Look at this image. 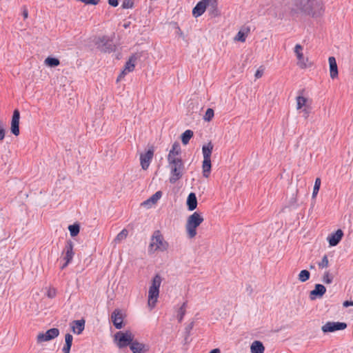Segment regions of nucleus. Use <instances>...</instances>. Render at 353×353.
<instances>
[{"label":"nucleus","mask_w":353,"mask_h":353,"mask_svg":"<svg viewBox=\"0 0 353 353\" xmlns=\"http://www.w3.org/2000/svg\"><path fill=\"white\" fill-rule=\"evenodd\" d=\"M296 10L313 18L321 17L325 6L321 0H295Z\"/></svg>","instance_id":"obj_1"},{"label":"nucleus","mask_w":353,"mask_h":353,"mask_svg":"<svg viewBox=\"0 0 353 353\" xmlns=\"http://www.w3.org/2000/svg\"><path fill=\"white\" fill-rule=\"evenodd\" d=\"M204 221L201 212H194L187 217L185 229L187 236L192 239L197 234V228L199 227Z\"/></svg>","instance_id":"obj_2"},{"label":"nucleus","mask_w":353,"mask_h":353,"mask_svg":"<svg viewBox=\"0 0 353 353\" xmlns=\"http://www.w3.org/2000/svg\"><path fill=\"white\" fill-rule=\"evenodd\" d=\"M169 248V243L164 239L160 230H155L150 239L148 251L151 253L155 252H165Z\"/></svg>","instance_id":"obj_3"},{"label":"nucleus","mask_w":353,"mask_h":353,"mask_svg":"<svg viewBox=\"0 0 353 353\" xmlns=\"http://www.w3.org/2000/svg\"><path fill=\"white\" fill-rule=\"evenodd\" d=\"M161 281L162 279L159 274L155 275L152 279L148 290V305L150 310H152L156 306L159 295V288Z\"/></svg>","instance_id":"obj_4"},{"label":"nucleus","mask_w":353,"mask_h":353,"mask_svg":"<svg viewBox=\"0 0 353 353\" xmlns=\"http://www.w3.org/2000/svg\"><path fill=\"white\" fill-rule=\"evenodd\" d=\"M133 339L134 334L130 330L117 332L114 336V342L120 349L130 346Z\"/></svg>","instance_id":"obj_5"},{"label":"nucleus","mask_w":353,"mask_h":353,"mask_svg":"<svg viewBox=\"0 0 353 353\" xmlns=\"http://www.w3.org/2000/svg\"><path fill=\"white\" fill-rule=\"evenodd\" d=\"M181 149L178 142H174L168 155V165L183 164L181 157Z\"/></svg>","instance_id":"obj_6"},{"label":"nucleus","mask_w":353,"mask_h":353,"mask_svg":"<svg viewBox=\"0 0 353 353\" xmlns=\"http://www.w3.org/2000/svg\"><path fill=\"white\" fill-rule=\"evenodd\" d=\"M303 48L300 44H296L294 48V54L297 59V65L301 69H305L312 66V63L309 62V59L305 57L303 53Z\"/></svg>","instance_id":"obj_7"},{"label":"nucleus","mask_w":353,"mask_h":353,"mask_svg":"<svg viewBox=\"0 0 353 353\" xmlns=\"http://www.w3.org/2000/svg\"><path fill=\"white\" fill-rule=\"evenodd\" d=\"M170 172L169 181L171 183H175L179 181L184 172V164L168 165Z\"/></svg>","instance_id":"obj_8"},{"label":"nucleus","mask_w":353,"mask_h":353,"mask_svg":"<svg viewBox=\"0 0 353 353\" xmlns=\"http://www.w3.org/2000/svg\"><path fill=\"white\" fill-rule=\"evenodd\" d=\"M73 249L74 244L72 241L70 240L68 241L62 252L63 259L65 261V263L61 267L62 269L65 268L72 261L74 255Z\"/></svg>","instance_id":"obj_9"},{"label":"nucleus","mask_w":353,"mask_h":353,"mask_svg":"<svg viewBox=\"0 0 353 353\" xmlns=\"http://www.w3.org/2000/svg\"><path fill=\"white\" fill-rule=\"evenodd\" d=\"M59 334V330L57 328H51L46 332H41L37 335V343L49 341L57 338Z\"/></svg>","instance_id":"obj_10"},{"label":"nucleus","mask_w":353,"mask_h":353,"mask_svg":"<svg viewBox=\"0 0 353 353\" xmlns=\"http://www.w3.org/2000/svg\"><path fill=\"white\" fill-rule=\"evenodd\" d=\"M347 327V324L343 322L328 321L321 327L324 333L333 332L338 330H343Z\"/></svg>","instance_id":"obj_11"},{"label":"nucleus","mask_w":353,"mask_h":353,"mask_svg":"<svg viewBox=\"0 0 353 353\" xmlns=\"http://www.w3.org/2000/svg\"><path fill=\"white\" fill-rule=\"evenodd\" d=\"M154 150L153 147L150 148L145 153L140 154V164L143 170H146L150 164L154 157Z\"/></svg>","instance_id":"obj_12"},{"label":"nucleus","mask_w":353,"mask_h":353,"mask_svg":"<svg viewBox=\"0 0 353 353\" xmlns=\"http://www.w3.org/2000/svg\"><path fill=\"white\" fill-rule=\"evenodd\" d=\"M136 59H137L134 56H132L128 59V61L125 63L123 70L121 71V72L117 77V82L121 81L123 78H124L127 73L132 72L134 70Z\"/></svg>","instance_id":"obj_13"},{"label":"nucleus","mask_w":353,"mask_h":353,"mask_svg":"<svg viewBox=\"0 0 353 353\" xmlns=\"http://www.w3.org/2000/svg\"><path fill=\"white\" fill-rule=\"evenodd\" d=\"M19 119H20V112L19 110L16 109L13 112L12 120H11V127L10 130L12 133L18 136L20 133L19 131Z\"/></svg>","instance_id":"obj_14"},{"label":"nucleus","mask_w":353,"mask_h":353,"mask_svg":"<svg viewBox=\"0 0 353 353\" xmlns=\"http://www.w3.org/2000/svg\"><path fill=\"white\" fill-rule=\"evenodd\" d=\"M111 321L117 329H121L123 326V316L121 311L119 309H115L111 314Z\"/></svg>","instance_id":"obj_15"},{"label":"nucleus","mask_w":353,"mask_h":353,"mask_svg":"<svg viewBox=\"0 0 353 353\" xmlns=\"http://www.w3.org/2000/svg\"><path fill=\"white\" fill-rule=\"evenodd\" d=\"M210 2V0H201L198 2L192 10V15L196 18L201 16L205 12Z\"/></svg>","instance_id":"obj_16"},{"label":"nucleus","mask_w":353,"mask_h":353,"mask_svg":"<svg viewBox=\"0 0 353 353\" xmlns=\"http://www.w3.org/2000/svg\"><path fill=\"white\" fill-rule=\"evenodd\" d=\"M296 110L303 112L306 115L308 114L309 111L307 108L310 106L309 99L302 95H299L296 97Z\"/></svg>","instance_id":"obj_17"},{"label":"nucleus","mask_w":353,"mask_h":353,"mask_svg":"<svg viewBox=\"0 0 353 353\" xmlns=\"http://www.w3.org/2000/svg\"><path fill=\"white\" fill-rule=\"evenodd\" d=\"M343 236V232L342 230L339 229L335 232L329 234L327 237V240L329 243L330 246H336L341 241Z\"/></svg>","instance_id":"obj_18"},{"label":"nucleus","mask_w":353,"mask_h":353,"mask_svg":"<svg viewBox=\"0 0 353 353\" xmlns=\"http://www.w3.org/2000/svg\"><path fill=\"white\" fill-rule=\"evenodd\" d=\"M130 348L133 353H144L148 350L147 345L134 339L130 345Z\"/></svg>","instance_id":"obj_19"},{"label":"nucleus","mask_w":353,"mask_h":353,"mask_svg":"<svg viewBox=\"0 0 353 353\" xmlns=\"http://www.w3.org/2000/svg\"><path fill=\"white\" fill-rule=\"evenodd\" d=\"M162 192L161 191H157L155 194L151 196L149 199L145 200L141 203L142 206L146 207L148 208H151L152 205H155L158 201L161 198Z\"/></svg>","instance_id":"obj_20"},{"label":"nucleus","mask_w":353,"mask_h":353,"mask_svg":"<svg viewBox=\"0 0 353 353\" xmlns=\"http://www.w3.org/2000/svg\"><path fill=\"white\" fill-rule=\"evenodd\" d=\"M330 65V75L331 79H334L338 77L339 71L336 59L334 57H330L328 59Z\"/></svg>","instance_id":"obj_21"},{"label":"nucleus","mask_w":353,"mask_h":353,"mask_svg":"<svg viewBox=\"0 0 353 353\" xmlns=\"http://www.w3.org/2000/svg\"><path fill=\"white\" fill-rule=\"evenodd\" d=\"M325 292L326 288L323 285L316 284L314 289L310 292V297L312 300H314L316 299V296H323Z\"/></svg>","instance_id":"obj_22"},{"label":"nucleus","mask_w":353,"mask_h":353,"mask_svg":"<svg viewBox=\"0 0 353 353\" xmlns=\"http://www.w3.org/2000/svg\"><path fill=\"white\" fill-rule=\"evenodd\" d=\"M71 328L74 334H81L85 328V320L81 319L72 321L71 323Z\"/></svg>","instance_id":"obj_23"},{"label":"nucleus","mask_w":353,"mask_h":353,"mask_svg":"<svg viewBox=\"0 0 353 353\" xmlns=\"http://www.w3.org/2000/svg\"><path fill=\"white\" fill-rule=\"evenodd\" d=\"M186 204L189 211H193L197 208V199L194 192L190 193L188 196Z\"/></svg>","instance_id":"obj_24"},{"label":"nucleus","mask_w":353,"mask_h":353,"mask_svg":"<svg viewBox=\"0 0 353 353\" xmlns=\"http://www.w3.org/2000/svg\"><path fill=\"white\" fill-rule=\"evenodd\" d=\"M250 32V29L249 27H245L241 28L236 35L234 37V41H240V42H245L246 40L247 37L248 36L249 33Z\"/></svg>","instance_id":"obj_25"},{"label":"nucleus","mask_w":353,"mask_h":353,"mask_svg":"<svg viewBox=\"0 0 353 353\" xmlns=\"http://www.w3.org/2000/svg\"><path fill=\"white\" fill-rule=\"evenodd\" d=\"M214 148V145L211 141L202 147V154L203 159L211 160V155Z\"/></svg>","instance_id":"obj_26"},{"label":"nucleus","mask_w":353,"mask_h":353,"mask_svg":"<svg viewBox=\"0 0 353 353\" xmlns=\"http://www.w3.org/2000/svg\"><path fill=\"white\" fill-rule=\"evenodd\" d=\"M211 160L203 159L202 162V173L205 178H208L211 173Z\"/></svg>","instance_id":"obj_27"},{"label":"nucleus","mask_w":353,"mask_h":353,"mask_svg":"<svg viewBox=\"0 0 353 353\" xmlns=\"http://www.w3.org/2000/svg\"><path fill=\"white\" fill-rule=\"evenodd\" d=\"M265 347L263 343L259 341H254L250 346L252 353H263Z\"/></svg>","instance_id":"obj_28"},{"label":"nucleus","mask_w":353,"mask_h":353,"mask_svg":"<svg viewBox=\"0 0 353 353\" xmlns=\"http://www.w3.org/2000/svg\"><path fill=\"white\" fill-rule=\"evenodd\" d=\"M73 336L70 334H66L65 336V345L62 349L63 353H70L72 344Z\"/></svg>","instance_id":"obj_29"},{"label":"nucleus","mask_w":353,"mask_h":353,"mask_svg":"<svg viewBox=\"0 0 353 353\" xmlns=\"http://www.w3.org/2000/svg\"><path fill=\"white\" fill-rule=\"evenodd\" d=\"M193 132L190 130H185L182 134H181V141L183 145H187L190 139L193 137Z\"/></svg>","instance_id":"obj_30"},{"label":"nucleus","mask_w":353,"mask_h":353,"mask_svg":"<svg viewBox=\"0 0 353 353\" xmlns=\"http://www.w3.org/2000/svg\"><path fill=\"white\" fill-rule=\"evenodd\" d=\"M44 63L46 65L50 67H56L60 64V61L58 59L50 57H47L45 59Z\"/></svg>","instance_id":"obj_31"},{"label":"nucleus","mask_w":353,"mask_h":353,"mask_svg":"<svg viewBox=\"0 0 353 353\" xmlns=\"http://www.w3.org/2000/svg\"><path fill=\"white\" fill-rule=\"evenodd\" d=\"M187 303L184 302L178 310L177 318L179 322H181L186 313Z\"/></svg>","instance_id":"obj_32"},{"label":"nucleus","mask_w":353,"mask_h":353,"mask_svg":"<svg viewBox=\"0 0 353 353\" xmlns=\"http://www.w3.org/2000/svg\"><path fill=\"white\" fill-rule=\"evenodd\" d=\"M68 230L71 236L74 237L78 235L80 231V226L79 224L74 223L68 226Z\"/></svg>","instance_id":"obj_33"},{"label":"nucleus","mask_w":353,"mask_h":353,"mask_svg":"<svg viewBox=\"0 0 353 353\" xmlns=\"http://www.w3.org/2000/svg\"><path fill=\"white\" fill-rule=\"evenodd\" d=\"M321 184V181L320 178H316L314 182V185L313 188V192H312V199H315L316 196L318 194V192L319 191L320 187Z\"/></svg>","instance_id":"obj_34"},{"label":"nucleus","mask_w":353,"mask_h":353,"mask_svg":"<svg viewBox=\"0 0 353 353\" xmlns=\"http://www.w3.org/2000/svg\"><path fill=\"white\" fill-rule=\"evenodd\" d=\"M310 273L306 270H301L299 274V280L301 282H305L310 279Z\"/></svg>","instance_id":"obj_35"},{"label":"nucleus","mask_w":353,"mask_h":353,"mask_svg":"<svg viewBox=\"0 0 353 353\" xmlns=\"http://www.w3.org/2000/svg\"><path fill=\"white\" fill-rule=\"evenodd\" d=\"M317 265L319 269L327 268L329 266V260L327 256L325 254L323 256L321 261L318 262Z\"/></svg>","instance_id":"obj_36"},{"label":"nucleus","mask_w":353,"mask_h":353,"mask_svg":"<svg viewBox=\"0 0 353 353\" xmlns=\"http://www.w3.org/2000/svg\"><path fill=\"white\" fill-rule=\"evenodd\" d=\"M128 231L126 229H123L117 234L114 241L117 243H119L125 239L128 236Z\"/></svg>","instance_id":"obj_37"},{"label":"nucleus","mask_w":353,"mask_h":353,"mask_svg":"<svg viewBox=\"0 0 353 353\" xmlns=\"http://www.w3.org/2000/svg\"><path fill=\"white\" fill-rule=\"evenodd\" d=\"M323 281L326 284H330L333 281V276L329 271H325L323 276Z\"/></svg>","instance_id":"obj_38"},{"label":"nucleus","mask_w":353,"mask_h":353,"mask_svg":"<svg viewBox=\"0 0 353 353\" xmlns=\"http://www.w3.org/2000/svg\"><path fill=\"white\" fill-rule=\"evenodd\" d=\"M214 110L212 108L207 109L205 114L203 117V119L205 121H210L214 117Z\"/></svg>","instance_id":"obj_39"},{"label":"nucleus","mask_w":353,"mask_h":353,"mask_svg":"<svg viewBox=\"0 0 353 353\" xmlns=\"http://www.w3.org/2000/svg\"><path fill=\"white\" fill-rule=\"evenodd\" d=\"M6 130L3 121L0 119V141L5 138Z\"/></svg>","instance_id":"obj_40"},{"label":"nucleus","mask_w":353,"mask_h":353,"mask_svg":"<svg viewBox=\"0 0 353 353\" xmlns=\"http://www.w3.org/2000/svg\"><path fill=\"white\" fill-rule=\"evenodd\" d=\"M77 1H81L84 3L86 5H97L100 2V0H77Z\"/></svg>","instance_id":"obj_41"},{"label":"nucleus","mask_w":353,"mask_h":353,"mask_svg":"<svg viewBox=\"0 0 353 353\" xmlns=\"http://www.w3.org/2000/svg\"><path fill=\"white\" fill-rule=\"evenodd\" d=\"M133 2L131 0H124L122 3L123 8H132L133 7Z\"/></svg>","instance_id":"obj_42"},{"label":"nucleus","mask_w":353,"mask_h":353,"mask_svg":"<svg viewBox=\"0 0 353 353\" xmlns=\"http://www.w3.org/2000/svg\"><path fill=\"white\" fill-rule=\"evenodd\" d=\"M263 74V70H257L255 72L254 77L256 79H260Z\"/></svg>","instance_id":"obj_43"},{"label":"nucleus","mask_w":353,"mask_h":353,"mask_svg":"<svg viewBox=\"0 0 353 353\" xmlns=\"http://www.w3.org/2000/svg\"><path fill=\"white\" fill-rule=\"evenodd\" d=\"M108 3L113 7H117L119 5V1L118 0H108Z\"/></svg>","instance_id":"obj_44"},{"label":"nucleus","mask_w":353,"mask_h":353,"mask_svg":"<svg viewBox=\"0 0 353 353\" xmlns=\"http://www.w3.org/2000/svg\"><path fill=\"white\" fill-rule=\"evenodd\" d=\"M343 305L345 307L353 305V301H345L343 302Z\"/></svg>","instance_id":"obj_45"},{"label":"nucleus","mask_w":353,"mask_h":353,"mask_svg":"<svg viewBox=\"0 0 353 353\" xmlns=\"http://www.w3.org/2000/svg\"><path fill=\"white\" fill-rule=\"evenodd\" d=\"M55 290H50L48 292V296L50 298H52L55 296Z\"/></svg>","instance_id":"obj_46"},{"label":"nucleus","mask_w":353,"mask_h":353,"mask_svg":"<svg viewBox=\"0 0 353 353\" xmlns=\"http://www.w3.org/2000/svg\"><path fill=\"white\" fill-rule=\"evenodd\" d=\"M209 353H221V351L219 349L216 348V349L211 350Z\"/></svg>","instance_id":"obj_47"},{"label":"nucleus","mask_w":353,"mask_h":353,"mask_svg":"<svg viewBox=\"0 0 353 353\" xmlns=\"http://www.w3.org/2000/svg\"><path fill=\"white\" fill-rule=\"evenodd\" d=\"M23 16L24 17V19H27L28 17V10H24L23 12Z\"/></svg>","instance_id":"obj_48"},{"label":"nucleus","mask_w":353,"mask_h":353,"mask_svg":"<svg viewBox=\"0 0 353 353\" xmlns=\"http://www.w3.org/2000/svg\"><path fill=\"white\" fill-rule=\"evenodd\" d=\"M104 40H105V39L103 37V38L101 39V41H103Z\"/></svg>","instance_id":"obj_49"}]
</instances>
